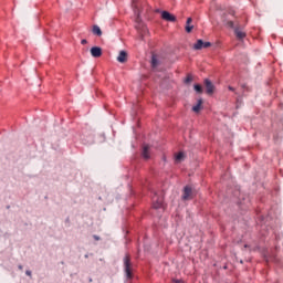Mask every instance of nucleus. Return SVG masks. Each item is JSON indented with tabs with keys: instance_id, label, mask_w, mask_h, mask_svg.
Here are the masks:
<instances>
[{
	"instance_id": "f257e3e1",
	"label": "nucleus",
	"mask_w": 283,
	"mask_h": 283,
	"mask_svg": "<svg viewBox=\"0 0 283 283\" xmlns=\"http://www.w3.org/2000/svg\"><path fill=\"white\" fill-rule=\"evenodd\" d=\"M274 222L277 221L273 219L271 213H268L265 217H259L258 224L261 226L260 235L263 242L266 240V238H269V235H274L275 242H280V240H282L283 233L280 231V229L273 227Z\"/></svg>"
},
{
	"instance_id": "f03ea898",
	"label": "nucleus",
	"mask_w": 283,
	"mask_h": 283,
	"mask_svg": "<svg viewBox=\"0 0 283 283\" xmlns=\"http://www.w3.org/2000/svg\"><path fill=\"white\" fill-rule=\"evenodd\" d=\"M123 266L126 280L132 282V280H134V263H132V255H129V253L125 254L123 259Z\"/></svg>"
},
{
	"instance_id": "7ed1b4c3",
	"label": "nucleus",
	"mask_w": 283,
	"mask_h": 283,
	"mask_svg": "<svg viewBox=\"0 0 283 283\" xmlns=\"http://www.w3.org/2000/svg\"><path fill=\"white\" fill-rule=\"evenodd\" d=\"M193 199V188L191 186L186 185L182 189L181 200L184 202H187V200Z\"/></svg>"
},
{
	"instance_id": "20e7f679",
	"label": "nucleus",
	"mask_w": 283,
	"mask_h": 283,
	"mask_svg": "<svg viewBox=\"0 0 283 283\" xmlns=\"http://www.w3.org/2000/svg\"><path fill=\"white\" fill-rule=\"evenodd\" d=\"M203 85L206 88V94H208V96H213V94H216V85L211 80H209V77H206L203 80Z\"/></svg>"
},
{
	"instance_id": "39448f33",
	"label": "nucleus",
	"mask_w": 283,
	"mask_h": 283,
	"mask_svg": "<svg viewBox=\"0 0 283 283\" xmlns=\"http://www.w3.org/2000/svg\"><path fill=\"white\" fill-rule=\"evenodd\" d=\"M211 42L198 39L192 48L193 50H207V48H211Z\"/></svg>"
},
{
	"instance_id": "423d86ee",
	"label": "nucleus",
	"mask_w": 283,
	"mask_h": 283,
	"mask_svg": "<svg viewBox=\"0 0 283 283\" xmlns=\"http://www.w3.org/2000/svg\"><path fill=\"white\" fill-rule=\"evenodd\" d=\"M160 17L164 21H168L169 23H176L177 18L171 12L167 10L160 11Z\"/></svg>"
},
{
	"instance_id": "0eeeda50",
	"label": "nucleus",
	"mask_w": 283,
	"mask_h": 283,
	"mask_svg": "<svg viewBox=\"0 0 283 283\" xmlns=\"http://www.w3.org/2000/svg\"><path fill=\"white\" fill-rule=\"evenodd\" d=\"M151 147L149 146V144H144L142 146V158L144 160H150L151 159V151H150Z\"/></svg>"
},
{
	"instance_id": "6e6552de",
	"label": "nucleus",
	"mask_w": 283,
	"mask_h": 283,
	"mask_svg": "<svg viewBox=\"0 0 283 283\" xmlns=\"http://www.w3.org/2000/svg\"><path fill=\"white\" fill-rule=\"evenodd\" d=\"M81 140L83 145H94V134L92 133H83L81 135Z\"/></svg>"
},
{
	"instance_id": "1a4fd4ad",
	"label": "nucleus",
	"mask_w": 283,
	"mask_h": 283,
	"mask_svg": "<svg viewBox=\"0 0 283 283\" xmlns=\"http://www.w3.org/2000/svg\"><path fill=\"white\" fill-rule=\"evenodd\" d=\"M90 52L93 59H101L103 56V49L101 46H92Z\"/></svg>"
},
{
	"instance_id": "9d476101",
	"label": "nucleus",
	"mask_w": 283,
	"mask_h": 283,
	"mask_svg": "<svg viewBox=\"0 0 283 283\" xmlns=\"http://www.w3.org/2000/svg\"><path fill=\"white\" fill-rule=\"evenodd\" d=\"M234 36L238 41H244L247 39V32L240 31V27L234 28Z\"/></svg>"
},
{
	"instance_id": "9b49d317",
	"label": "nucleus",
	"mask_w": 283,
	"mask_h": 283,
	"mask_svg": "<svg viewBox=\"0 0 283 283\" xmlns=\"http://www.w3.org/2000/svg\"><path fill=\"white\" fill-rule=\"evenodd\" d=\"M160 65V59H158V54L153 53L150 57V67L156 70Z\"/></svg>"
},
{
	"instance_id": "f8f14e48",
	"label": "nucleus",
	"mask_w": 283,
	"mask_h": 283,
	"mask_svg": "<svg viewBox=\"0 0 283 283\" xmlns=\"http://www.w3.org/2000/svg\"><path fill=\"white\" fill-rule=\"evenodd\" d=\"M203 103H205V99H202V97H200L197 101V104L192 106V112H195V114H200V112H202Z\"/></svg>"
},
{
	"instance_id": "ddd939ff",
	"label": "nucleus",
	"mask_w": 283,
	"mask_h": 283,
	"mask_svg": "<svg viewBox=\"0 0 283 283\" xmlns=\"http://www.w3.org/2000/svg\"><path fill=\"white\" fill-rule=\"evenodd\" d=\"M249 202H251V200L249 199V196L241 195L239 191V198H238L237 205H239V207H242V205H249Z\"/></svg>"
},
{
	"instance_id": "4468645a",
	"label": "nucleus",
	"mask_w": 283,
	"mask_h": 283,
	"mask_svg": "<svg viewBox=\"0 0 283 283\" xmlns=\"http://www.w3.org/2000/svg\"><path fill=\"white\" fill-rule=\"evenodd\" d=\"M185 158H187L185 151H179L175 154V164L180 165V163H184Z\"/></svg>"
},
{
	"instance_id": "2eb2a0df",
	"label": "nucleus",
	"mask_w": 283,
	"mask_h": 283,
	"mask_svg": "<svg viewBox=\"0 0 283 283\" xmlns=\"http://www.w3.org/2000/svg\"><path fill=\"white\" fill-rule=\"evenodd\" d=\"M127 56H128L127 51H125V50L119 51V54L117 56V62L118 63H127Z\"/></svg>"
},
{
	"instance_id": "dca6fc26",
	"label": "nucleus",
	"mask_w": 283,
	"mask_h": 283,
	"mask_svg": "<svg viewBox=\"0 0 283 283\" xmlns=\"http://www.w3.org/2000/svg\"><path fill=\"white\" fill-rule=\"evenodd\" d=\"M192 22H193L192 18H187L186 27H185L187 34H191V32H193V25H191Z\"/></svg>"
},
{
	"instance_id": "f3484780",
	"label": "nucleus",
	"mask_w": 283,
	"mask_h": 283,
	"mask_svg": "<svg viewBox=\"0 0 283 283\" xmlns=\"http://www.w3.org/2000/svg\"><path fill=\"white\" fill-rule=\"evenodd\" d=\"M92 33L94 34V36H103V30H101V27H98V24L93 25Z\"/></svg>"
},
{
	"instance_id": "a211bd4d",
	"label": "nucleus",
	"mask_w": 283,
	"mask_h": 283,
	"mask_svg": "<svg viewBox=\"0 0 283 283\" xmlns=\"http://www.w3.org/2000/svg\"><path fill=\"white\" fill-rule=\"evenodd\" d=\"M193 90H195L196 94L205 93V88L202 87V84H199V83L193 84Z\"/></svg>"
},
{
	"instance_id": "6ab92c4d",
	"label": "nucleus",
	"mask_w": 283,
	"mask_h": 283,
	"mask_svg": "<svg viewBox=\"0 0 283 283\" xmlns=\"http://www.w3.org/2000/svg\"><path fill=\"white\" fill-rule=\"evenodd\" d=\"M163 207H164V203L160 199H157L155 202H153V209L158 210V209H163Z\"/></svg>"
},
{
	"instance_id": "aec40b11",
	"label": "nucleus",
	"mask_w": 283,
	"mask_h": 283,
	"mask_svg": "<svg viewBox=\"0 0 283 283\" xmlns=\"http://www.w3.org/2000/svg\"><path fill=\"white\" fill-rule=\"evenodd\" d=\"M227 25H228V28L233 30V32H235V28H238V27H235V22H233L231 20L227 22Z\"/></svg>"
},
{
	"instance_id": "412c9836",
	"label": "nucleus",
	"mask_w": 283,
	"mask_h": 283,
	"mask_svg": "<svg viewBox=\"0 0 283 283\" xmlns=\"http://www.w3.org/2000/svg\"><path fill=\"white\" fill-rule=\"evenodd\" d=\"M191 81H193V77H192L191 75H188V76L185 78L186 85H189V83H191Z\"/></svg>"
},
{
	"instance_id": "4be33fe9",
	"label": "nucleus",
	"mask_w": 283,
	"mask_h": 283,
	"mask_svg": "<svg viewBox=\"0 0 283 283\" xmlns=\"http://www.w3.org/2000/svg\"><path fill=\"white\" fill-rule=\"evenodd\" d=\"M240 105H242V96L237 97V109H239Z\"/></svg>"
},
{
	"instance_id": "5701e85b",
	"label": "nucleus",
	"mask_w": 283,
	"mask_h": 283,
	"mask_svg": "<svg viewBox=\"0 0 283 283\" xmlns=\"http://www.w3.org/2000/svg\"><path fill=\"white\" fill-rule=\"evenodd\" d=\"M172 283H185L182 279H172Z\"/></svg>"
},
{
	"instance_id": "b1692460",
	"label": "nucleus",
	"mask_w": 283,
	"mask_h": 283,
	"mask_svg": "<svg viewBox=\"0 0 283 283\" xmlns=\"http://www.w3.org/2000/svg\"><path fill=\"white\" fill-rule=\"evenodd\" d=\"M25 275H28V277H32V271L31 270H27L25 271Z\"/></svg>"
},
{
	"instance_id": "393cba45",
	"label": "nucleus",
	"mask_w": 283,
	"mask_h": 283,
	"mask_svg": "<svg viewBox=\"0 0 283 283\" xmlns=\"http://www.w3.org/2000/svg\"><path fill=\"white\" fill-rule=\"evenodd\" d=\"M228 90H229V92H235V87H233L231 85L228 86Z\"/></svg>"
},
{
	"instance_id": "a878e982",
	"label": "nucleus",
	"mask_w": 283,
	"mask_h": 283,
	"mask_svg": "<svg viewBox=\"0 0 283 283\" xmlns=\"http://www.w3.org/2000/svg\"><path fill=\"white\" fill-rule=\"evenodd\" d=\"M81 43H82V45H87V40L86 39H82Z\"/></svg>"
},
{
	"instance_id": "bb28decb",
	"label": "nucleus",
	"mask_w": 283,
	"mask_h": 283,
	"mask_svg": "<svg viewBox=\"0 0 283 283\" xmlns=\"http://www.w3.org/2000/svg\"><path fill=\"white\" fill-rule=\"evenodd\" d=\"M93 239L98 242V240H101V237H98L97 234H93Z\"/></svg>"
},
{
	"instance_id": "cd10ccee",
	"label": "nucleus",
	"mask_w": 283,
	"mask_h": 283,
	"mask_svg": "<svg viewBox=\"0 0 283 283\" xmlns=\"http://www.w3.org/2000/svg\"><path fill=\"white\" fill-rule=\"evenodd\" d=\"M18 269H19V271H23V265H22V264H19V265H18Z\"/></svg>"
},
{
	"instance_id": "c85d7f7f",
	"label": "nucleus",
	"mask_w": 283,
	"mask_h": 283,
	"mask_svg": "<svg viewBox=\"0 0 283 283\" xmlns=\"http://www.w3.org/2000/svg\"><path fill=\"white\" fill-rule=\"evenodd\" d=\"M227 269H229V265L224 264L223 270L227 271Z\"/></svg>"
},
{
	"instance_id": "c756f323",
	"label": "nucleus",
	"mask_w": 283,
	"mask_h": 283,
	"mask_svg": "<svg viewBox=\"0 0 283 283\" xmlns=\"http://www.w3.org/2000/svg\"><path fill=\"white\" fill-rule=\"evenodd\" d=\"M29 178H36V175H29Z\"/></svg>"
},
{
	"instance_id": "7c9ffc66",
	"label": "nucleus",
	"mask_w": 283,
	"mask_h": 283,
	"mask_svg": "<svg viewBox=\"0 0 283 283\" xmlns=\"http://www.w3.org/2000/svg\"><path fill=\"white\" fill-rule=\"evenodd\" d=\"M163 160H164V163H167V157L164 156V157H163Z\"/></svg>"
},
{
	"instance_id": "2f4dec72",
	"label": "nucleus",
	"mask_w": 283,
	"mask_h": 283,
	"mask_svg": "<svg viewBox=\"0 0 283 283\" xmlns=\"http://www.w3.org/2000/svg\"><path fill=\"white\" fill-rule=\"evenodd\" d=\"M273 260H274V262H277V256L274 255V256H273Z\"/></svg>"
},
{
	"instance_id": "473e14b6",
	"label": "nucleus",
	"mask_w": 283,
	"mask_h": 283,
	"mask_svg": "<svg viewBox=\"0 0 283 283\" xmlns=\"http://www.w3.org/2000/svg\"><path fill=\"white\" fill-rule=\"evenodd\" d=\"M65 222H70V217H67V218L65 219Z\"/></svg>"
},
{
	"instance_id": "72a5a7b5",
	"label": "nucleus",
	"mask_w": 283,
	"mask_h": 283,
	"mask_svg": "<svg viewBox=\"0 0 283 283\" xmlns=\"http://www.w3.org/2000/svg\"><path fill=\"white\" fill-rule=\"evenodd\" d=\"M84 258H85V259L90 258V254L86 253V254L84 255Z\"/></svg>"
},
{
	"instance_id": "f704fd0d",
	"label": "nucleus",
	"mask_w": 283,
	"mask_h": 283,
	"mask_svg": "<svg viewBox=\"0 0 283 283\" xmlns=\"http://www.w3.org/2000/svg\"><path fill=\"white\" fill-rule=\"evenodd\" d=\"M103 140H105V134H102Z\"/></svg>"
},
{
	"instance_id": "c9c22d12",
	"label": "nucleus",
	"mask_w": 283,
	"mask_h": 283,
	"mask_svg": "<svg viewBox=\"0 0 283 283\" xmlns=\"http://www.w3.org/2000/svg\"><path fill=\"white\" fill-rule=\"evenodd\" d=\"M137 19H140V14L139 13L137 14Z\"/></svg>"
},
{
	"instance_id": "e433bc0d",
	"label": "nucleus",
	"mask_w": 283,
	"mask_h": 283,
	"mask_svg": "<svg viewBox=\"0 0 283 283\" xmlns=\"http://www.w3.org/2000/svg\"><path fill=\"white\" fill-rule=\"evenodd\" d=\"M277 249H279V247H277V245H275V251H277Z\"/></svg>"
}]
</instances>
